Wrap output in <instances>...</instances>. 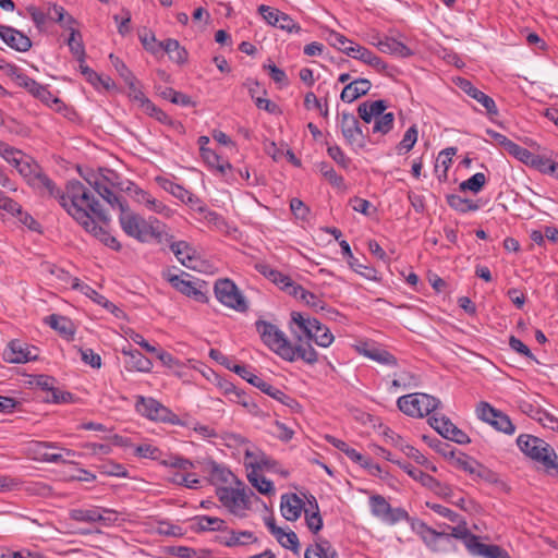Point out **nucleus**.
Here are the masks:
<instances>
[{"label":"nucleus","instance_id":"obj_51","mask_svg":"<svg viewBox=\"0 0 558 558\" xmlns=\"http://www.w3.org/2000/svg\"><path fill=\"white\" fill-rule=\"evenodd\" d=\"M93 179L104 180L105 183H107L108 185H110L114 189H118L121 191L125 190V187H123V185H122V182H120L119 174L113 170L99 169V172L97 174L93 175Z\"/></svg>","mask_w":558,"mask_h":558},{"label":"nucleus","instance_id":"obj_36","mask_svg":"<svg viewBox=\"0 0 558 558\" xmlns=\"http://www.w3.org/2000/svg\"><path fill=\"white\" fill-rule=\"evenodd\" d=\"M142 109L146 114L155 118L157 121H159L162 124H167V125H170L175 129H183V125L180 122L174 121L163 110L156 107V105L150 100L146 101L145 106Z\"/></svg>","mask_w":558,"mask_h":558},{"label":"nucleus","instance_id":"obj_53","mask_svg":"<svg viewBox=\"0 0 558 558\" xmlns=\"http://www.w3.org/2000/svg\"><path fill=\"white\" fill-rule=\"evenodd\" d=\"M198 210L204 214V220L208 225L213 226L216 230L225 231L227 229V221L216 211L208 210L204 207H198Z\"/></svg>","mask_w":558,"mask_h":558},{"label":"nucleus","instance_id":"obj_27","mask_svg":"<svg viewBox=\"0 0 558 558\" xmlns=\"http://www.w3.org/2000/svg\"><path fill=\"white\" fill-rule=\"evenodd\" d=\"M122 354L129 356L126 368L129 371L149 373L153 368L151 361L138 350L122 349Z\"/></svg>","mask_w":558,"mask_h":558},{"label":"nucleus","instance_id":"obj_37","mask_svg":"<svg viewBox=\"0 0 558 558\" xmlns=\"http://www.w3.org/2000/svg\"><path fill=\"white\" fill-rule=\"evenodd\" d=\"M47 323L51 328L66 338H72L74 336L73 323L64 316L52 314L47 317Z\"/></svg>","mask_w":558,"mask_h":558},{"label":"nucleus","instance_id":"obj_19","mask_svg":"<svg viewBox=\"0 0 558 558\" xmlns=\"http://www.w3.org/2000/svg\"><path fill=\"white\" fill-rule=\"evenodd\" d=\"M255 269L260 275L269 279L272 283L278 286L281 290L288 292L289 294L294 287H298V283H295L288 275H284L281 271L274 269L270 265L266 263H256Z\"/></svg>","mask_w":558,"mask_h":558},{"label":"nucleus","instance_id":"obj_16","mask_svg":"<svg viewBox=\"0 0 558 558\" xmlns=\"http://www.w3.org/2000/svg\"><path fill=\"white\" fill-rule=\"evenodd\" d=\"M170 250L177 259L186 268L196 270L202 263L201 256L197 251L186 241H173V238L168 241Z\"/></svg>","mask_w":558,"mask_h":558},{"label":"nucleus","instance_id":"obj_14","mask_svg":"<svg viewBox=\"0 0 558 558\" xmlns=\"http://www.w3.org/2000/svg\"><path fill=\"white\" fill-rule=\"evenodd\" d=\"M2 357L8 363L21 364L38 359V349L14 339L3 350Z\"/></svg>","mask_w":558,"mask_h":558},{"label":"nucleus","instance_id":"obj_34","mask_svg":"<svg viewBox=\"0 0 558 558\" xmlns=\"http://www.w3.org/2000/svg\"><path fill=\"white\" fill-rule=\"evenodd\" d=\"M158 47H162L169 58L178 64H184L187 61L189 53L177 39L169 38L158 44Z\"/></svg>","mask_w":558,"mask_h":558},{"label":"nucleus","instance_id":"obj_31","mask_svg":"<svg viewBox=\"0 0 558 558\" xmlns=\"http://www.w3.org/2000/svg\"><path fill=\"white\" fill-rule=\"evenodd\" d=\"M35 450L37 452H40L43 456V460L47 462H53V463H65L68 461L66 458H72L76 453L73 450L70 449H62L63 453H49V452H41L43 449H50V448H57V445L54 442H48V441H36L34 444Z\"/></svg>","mask_w":558,"mask_h":558},{"label":"nucleus","instance_id":"obj_48","mask_svg":"<svg viewBox=\"0 0 558 558\" xmlns=\"http://www.w3.org/2000/svg\"><path fill=\"white\" fill-rule=\"evenodd\" d=\"M161 97L171 101L172 104L180 105L183 107L192 106L193 101L190 96L181 92H177L171 87H166L161 93Z\"/></svg>","mask_w":558,"mask_h":558},{"label":"nucleus","instance_id":"obj_24","mask_svg":"<svg viewBox=\"0 0 558 558\" xmlns=\"http://www.w3.org/2000/svg\"><path fill=\"white\" fill-rule=\"evenodd\" d=\"M252 385L254 387L258 388L264 393H266L269 397L274 398L275 400L281 402L282 404H286V405H288L290 408H292L294 404L298 405V402L293 398H291L288 395H286L282 390L274 387L272 385H270L269 383H267L266 380H264L259 376L258 377H253Z\"/></svg>","mask_w":558,"mask_h":558},{"label":"nucleus","instance_id":"obj_56","mask_svg":"<svg viewBox=\"0 0 558 558\" xmlns=\"http://www.w3.org/2000/svg\"><path fill=\"white\" fill-rule=\"evenodd\" d=\"M417 133L418 132L416 125H412L407 130V132L403 135V138L397 146L399 154L402 150H404V153H408L413 148L417 141Z\"/></svg>","mask_w":558,"mask_h":558},{"label":"nucleus","instance_id":"obj_17","mask_svg":"<svg viewBox=\"0 0 558 558\" xmlns=\"http://www.w3.org/2000/svg\"><path fill=\"white\" fill-rule=\"evenodd\" d=\"M356 351L379 364L387 366H397L398 361L395 355L388 352L386 349L377 345L375 342L363 341L356 345Z\"/></svg>","mask_w":558,"mask_h":558},{"label":"nucleus","instance_id":"obj_23","mask_svg":"<svg viewBox=\"0 0 558 558\" xmlns=\"http://www.w3.org/2000/svg\"><path fill=\"white\" fill-rule=\"evenodd\" d=\"M267 464L268 460L265 458H262L255 463L251 462L253 470L247 474V480L250 483L262 494H270L275 492L272 482L267 480L264 475L259 474L256 470L260 469L262 465Z\"/></svg>","mask_w":558,"mask_h":558},{"label":"nucleus","instance_id":"obj_30","mask_svg":"<svg viewBox=\"0 0 558 558\" xmlns=\"http://www.w3.org/2000/svg\"><path fill=\"white\" fill-rule=\"evenodd\" d=\"M375 45L381 52L390 53L397 57L407 58L413 54V51L407 45L398 41L392 37H386Z\"/></svg>","mask_w":558,"mask_h":558},{"label":"nucleus","instance_id":"obj_26","mask_svg":"<svg viewBox=\"0 0 558 558\" xmlns=\"http://www.w3.org/2000/svg\"><path fill=\"white\" fill-rule=\"evenodd\" d=\"M303 501L295 494H287L281 497V513L288 521H295L302 512Z\"/></svg>","mask_w":558,"mask_h":558},{"label":"nucleus","instance_id":"obj_21","mask_svg":"<svg viewBox=\"0 0 558 558\" xmlns=\"http://www.w3.org/2000/svg\"><path fill=\"white\" fill-rule=\"evenodd\" d=\"M87 182L112 208H119L120 210L128 204L126 201L117 195L112 191L113 187L105 183L104 180L88 179Z\"/></svg>","mask_w":558,"mask_h":558},{"label":"nucleus","instance_id":"obj_9","mask_svg":"<svg viewBox=\"0 0 558 558\" xmlns=\"http://www.w3.org/2000/svg\"><path fill=\"white\" fill-rule=\"evenodd\" d=\"M458 525L457 526H449L446 525V529L449 530V532L441 531L438 532L432 527H428L425 523L421 524V527L423 529V535L422 538L424 543L429 546L433 549H436L437 541L441 537H453L457 539H462L466 546V548L470 550L472 548V542L471 538H477L476 535L471 534L469 529L466 527V523L461 518L458 519Z\"/></svg>","mask_w":558,"mask_h":558},{"label":"nucleus","instance_id":"obj_41","mask_svg":"<svg viewBox=\"0 0 558 558\" xmlns=\"http://www.w3.org/2000/svg\"><path fill=\"white\" fill-rule=\"evenodd\" d=\"M202 158L210 168L217 169L221 174H225L227 170L232 169L229 161L222 159L211 149H203Z\"/></svg>","mask_w":558,"mask_h":558},{"label":"nucleus","instance_id":"obj_33","mask_svg":"<svg viewBox=\"0 0 558 558\" xmlns=\"http://www.w3.org/2000/svg\"><path fill=\"white\" fill-rule=\"evenodd\" d=\"M32 95L57 112H62L66 109L65 104L60 98L53 96L45 85L38 83Z\"/></svg>","mask_w":558,"mask_h":558},{"label":"nucleus","instance_id":"obj_13","mask_svg":"<svg viewBox=\"0 0 558 558\" xmlns=\"http://www.w3.org/2000/svg\"><path fill=\"white\" fill-rule=\"evenodd\" d=\"M476 413L478 418L490 424L499 432L512 435L515 430V427L512 424L509 416L502 413L501 411L493 408L487 402H480L476 408Z\"/></svg>","mask_w":558,"mask_h":558},{"label":"nucleus","instance_id":"obj_39","mask_svg":"<svg viewBox=\"0 0 558 558\" xmlns=\"http://www.w3.org/2000/svg\"><path fill=\"white\" fill-rule=\"evenodd\" d=\"M70 518L77 522L95 523L100 521V507H90L87 509H73L70 511Z\"/></svg>","mask_w":558,"mask_h":558},{"label":"nucleus","instance_id":"obj_28","mask_svg":"<svg viewBox=\"0 0 558 558\" xmlns=\"http://www.w3.org/2000/svg\"><path fill=\"white\" fill-rule=\"evenodd\" d=\"M506 151L525 165L541 167V165L549 163L548 160L544 161L539 156L534 155L529 149L512 141L508 145Z\"/></svg>","mask_w":558,"mask_h":558},{"label":"nucleus","instance_id":"obj_61","mask_svg":"<svg viewBox=\"0 0 558 558\" xmlns=\"http://www.w3.org/2000/svg\"><path fill=\"white\" fill-rule=\"evenodd\" d=\"M320 173L335 186H341L343 184V178L339 175L335 169L327 162L319 163Z\"/></svg>","mask_w":558,"mask_h":558},{"label":"nucleus","instance_id":"obj_43","mask_svg":"<svg viewBox=\"0 0 558 558\" xmlns=\"http://www.w3.org/2000/svg\"><path fill=\"white\" fill-rule=\"evenodd\" d=\"M447 203L452 209L462 214L475 211L478 209V205L476 203L471 199L463 198L457 194L448 195Z\"/></svg>","mask_w":558,"mask_h":558},{"label":"nucleus","instance_id":"obj_6","mask_svg":"<svg viewBox=\"0 0 558 558\" xmlns=\"http://www.w3.org/2000/svg\"><path fill=\"white\" fill-rule=\"evenodd\" d=\"M291 320L307 339L313 340L317 345L328 348L333 342L335 338L330 329L318 319L304 316L300 312H292Z\"/></svg>","mask_w":558,"mask_h":558},{"label":"nucleus","instance_id":"obj_25","mask_svg":"<svg viewBox=\"0 0 558 558\" xmlns=\"http://www.w3.org/2000/svg\"><path fill=\"white\" fill-rule=\"evenodd\" d=\"M372 87V84L366 78H356L344 86L341 92L340 98L342 101L352 102L359 97L366 95Z\"/></svg>","mask_w":558,"mask_h":558},{"label":"nucleus","instance_id":"obj_62","mask_svg":"<svg viewBox=\"0 0 558 558\" xmlns=\"http://www.w3.org/2000/svg\"><path fill=\"white\" fill-rule=\"evenodd\" d=\"M175 198L180 199L182 203H185L190 205L191 207H194L197 205L201 201L199 198L191 193L189 190L183 187L182 185H178L177 189H174V192L172 194Z\"/></svg>","mask_w":558,"mask_h":558},{"label":"nucleus","instance_id":"obj_46","mask_svg":"<svg viewBox=\"0 0 558 558\" xmlns=\"http://www.w3.org/2000/svg\"><path fill=\"white\" fill-rule=\"evenodd\" d=\"M397 464L405 471L411 477L421 482L425 486H432V483L435 482V478L430 475L424 473L422 470L414 468L410 463L398 461Z\"/></svg>","mask_w":558,"mask_h":558},{"label":"nucleus","instance_id":"obj_11","mask_svg":"<svg viewBox=\"0 0 558 558\" xmlns=\"http://www.w3.org/2000/svg\"><path fill=\"white\" fill-rule=\"evenodd\" d=\"M215 295L223 305L244 313L248 310L247 302L235 283L230 279H219L214 287Z\"/></svg>","mask_w":558,"mask_h":558},{"label":"nucleus","instance_id":"obj_18","mask_svg":"<svg viewBox=\"0 0 558 558\" xmlns=\"http://www.w3.org/2000/svg\"><path fill=\"white\" fill-rule=\"evenodd\" d=\"M457 85L461 90L480 102L486 109V112L490 119L498 116V109L495 100L490 96L476 88L469 80L459 77Z\"/></svg>","mask_w":558,"mask_h":558},{"label":"nucleus","instance_id":"obj_40","mask_svg":"<svg viewBox=\"0 0 558 558\" xmlns=\"http://www.w3.org/2000/svg\"><path fill=\"white\" fill-rule=\"evenodd\" d=\"M68 29L70 31V36L68 38L66 44L73 56L80 62H83L85 59V48L83 45L82 35L77 29L73 28V26Z\"/></svg>","mask_w":558,"mask_h":558},{"label":"nucleus","instance_id":"obj_22","mask_svg":"<svg viewBox=\"0 0 558 558\" xmlns=\"http://www.w3.org/2000/svg\"><path fill=\"white\" fill-rule=\"evenodd\" d=\"M340 128L343 137L350 143H355L363 136L359 121L353 113L342 112L340 116Z\"/></svg>","mask_w":558,"mask_h":558},{"label":"nucleus","instance_id":"obj_10","mask_svg":"<svg viewBox=\"0 0 558 558\" xmlns=\"http://www.w3.org/2000/svg\"><path fill=\"white\" fill-rule=\"evenodd\" d=\"M252 495H254L253 492L241 482H238V487L217 488L219 501L232 513H239L248 509L250 496Z\"/></svg>","mask_w":558,"mask_h":558},{"label":"nucleus","instance_id":"obj_64","mask_svg":"<svg viewBox=\"0 0 558 558\" xmlns=\"http://www.w3.org/2000/svg\"><path fill=\"white\" fill-rule=\"evenodd\" d=\"M328 542L323 541L320 543H316L315 545L308 547L305 550L304 558H327Z\"/></svg>","mask_w":558,"mask_h":558},{"label":"nucleus","instance_id":"obj_32","mask_svg":"<svg viewBox=\"0 0 558 558\" xmlns=\"http://www.w3.org/2000/svg\"><path fill=\"white\" fill-rule=\"evenodd\" d=\"M192 521V529L195 532L225 531L227 529L226 522L217 517L196 515Z\"/></svg>","mask_w":558,"mask_h":558},{"label":"nucleus","instance_id":"obj_52","mask_svg":"<svg viewBox=\"0 0 558 558\" xmlns=\"http://www.w3.org/2000/svg\"><path fill=\"white\" fill-rule=\"evenodd\" d=\"M109 59L111 61V64L116 69V71L119 73L121 78L124 81L126 85H132V80L135 78L132 71L125 65V63L117 56L111 53L109 56Z\"/></svg>","mask_w":558,"mask_h":558},{"label":"nucleus","instance_id":"obj_42","mask_svg":"<svg viewBox=\"0 0 558 558\" xmlns=\"http://www.w3.org/2000/svg\"><path fill=\"white\" fill-rule=\"evenodd\" d=\"M369 506L372 514L385 522L387 513L390 512V504L385 499V497L381 495L371 496Z\"/></svg>","mask_w":558,"mask_h":558},{"label":"nucleus","instance_id":"obj_15","mask_svg":"<svg viewBox=\"0 0 558 558\" xmlns=\"http://www.w3.org/2000/svg\"><path fill=\"white\" fill-rule=\"evenodd\" d=\"M258 13L271 26L281 28L289 33L301 32V26L296 22H294V20L290 15L281 12L278 9L260 4L258 7Z\"/></svg>","mask_w":558,"mask_h":558},{"label":"nucleus","instance_id":"obj_20","mask_svg":"<svg viewBox=\"0 0 558 558\" xmlns=\"http://www.w3.org/2000/svg\"><path fill=\"white\" fill-rule=\"evenodd\" d=\"M0 38L16 51L25 52L32 47V40L11 26L0 25Z\"/></svg>","mask_w":558,"mask_h":558},{"label":"nucleus","instance_id":"obj_2","mask_svg":"<svg viewBox=\"0 0 558 558\" xmlns=\"http://www.w3.org/2000/svg\"><path fill=\"white\" fill-rule=\"evenodd\" d=\"M255 326L264 344L282 359L290 362L300 359L311 365L318 361L316 350L308 342L303 343L300 335H298L300 343L293 347L276 325L259 319Z\"/></svg>","mask_w":558,"mask_h":558},{"label":"nucleus","instance_id":"obj_8","mask_svg":"<svg viewBox=\"0 0 558 558\" xmlns=\"http://www.w3.org/2000/svg\"><path fill=\"white\" fill-rule=\"evenodd\" d=\"M135 410L138 414L150 421L182 425L181 420L175 413L151 397L137 396Z\"/></svg>","mask_w":558,"mask_h":558},{"label":"nucleus","instance_id":"obj_54","mask_svg":"<svg viewBox=\"0 0 558 558\" xmlns=\"http://www.w3.org/2000/svg\"><path fill=\"white\" fill-rule=\"evenodd\" d=\"M10 74L15 76V80L17 84L21 87H24L31 95L34 92V88L38 85V82H36L34 78H31L29 76L23 74L20 69L15 65H10Z\"/></svg>","mask_w":558,"mask_h":558},{"label":"nucleus","instance_id":"obj_50","mask_svg":"<svg viewBox=\"0 0 558 558\" xmlns=\"http://www.w3.org/2000/svg\"><path fill=\"white\" fill-rule=\"evenodd\" d=\"M395 124V116L392 112L385 113L381 117H377L375 119V123L373 125V133H380L383 135L388 134Z\"/></svg>","mask_w":558,"mask_h":558},{"label":"nucleus","instance_id":"obj_59","mask_svg":"<svg viewBox=\"0 0 558 558\" xmlns=\"http://www.w3.org/2000/svg\"><path fill=\"white\" fill-rule=\"evenodd\" d=\"M125 191L130 194V196L133 198L134 202L138 203L140 205H143L146 207L148 204V201L153 196L148 192L142 190L134 183H129V185L125 187Z\"/></svg>","mask_w":558,"mask_h":558},{"label":"nucleus","instance_id":"obj_55","mask_svg":"<svg viewBox=\"0 0 558 558\" xmlns=\"http://www.w3.org/2000/svg\"><path fill=\"white\" fill-rule=\"evenodd\" d=\"M51 19L61 24L64 28H71L75 23L73 16L69 15L63 7L54 4L50 11Z\"/></svg>","mask_w":558,"mask_h":558},{"label":"nucleus","instance_id":"obj_60","mask_svg":"<svg viewBox=\"0 0 558 558\" xmlns=\"http://www.w3.org/2000/svg\"><path fill=\"white\" fill-rule=\"evenodd\" d=\"M534 420L539 422L544 427H548L553 430L558 432V418L544 410H536L535 414L532 415Z\"/></svg>","mask_w":558,"mask_h":558},{"label":"nucleus","instance_id":"obj_58","mask_svg":"<svg viewBox=\"0 0 558 558\" xmlns=\"http://www.w3.org/2000/svg\"><path fill=\"white\" fill-rule=\"evenodd\" d=\"M138 37H140V40H141L143 47L147 51L156 54L157 52L162 50V47H158V44H160L161 41H157L154 33L145 29L144 32L138 34Z\"/></svg>","mask_w":558,"mask_h":558},{"label":"nucleus","instance_id":"obj_1","mask_svg":"<svg viewBox=\"0 0 558 558\" xmlns=\"http://www.w3.org/2000/svg\"><path fill=\"white\" fill-rule=\"evenodd\" d=\"M50 197L58 199L59 204L71 215L88 233L98 239L106 246L120 251V242L102 227L98 226L92 214L100 221L107 223L110 218L102 209L94 194L80 181L72 180L66 183L65 192L57 187V193Z\"/></svg>","mask_w":558,"mask_h":558},{"label":"nucleus","instance_id":"obj_35","mask_svg":"<svg viewBox=\"0 0 558 558\" xmlns=\"http://www.w3.org/2000/svg\"><path fill=\"white\" fill-rule=\"evenodd\" d=\"M257 538L250 531H230L229 535L221 539V544L227 547L243 546L255 543Z\"/></svg>","mask_w":558,"mask_h":558},{"label":"nucleus","instance_id":"obj_5","mask_svg":"<svg viewBox=\"0 0 558 558\" xmlns=\"http://www.w3.org/2000/svg\"><path fill=\"white\" fill-rule=\"evenodd\" d=\"M517 445L524 454L541 462L547 470L558 466V456L545 440L522 434L517 438Z\"/></svg>","mask_w":558,"mask_h":558},{"label":"nucleus","instance_id":"obj_4","mask_svg":"<svg viewBox=\"0 0 558 558\" xmlns=\"http://www.w3.org/2000/svg\"><path fill=\"white\" fill-rule=\"evenodd\" d=\"M26 183L41 196H51L57 193V185L43 171L41 167L29 156L20 154L12 163Z\"/></svg>","mask_w":558,"mask_h":558},{"label":"nucleus","instance_id":"obj_57","mask_svg":"<svg viewBox=\"0 0 558 558\" xmlns=\"http://www.w3.org/2000/svg\"><path fill=\"white\" fill-rule=\"evenodd\" d=\"M15 205L17 206V210L8 211L12 216H16L19 220L26 226L32 231H38L39 230V222L35 220L28 213L23 211L22 206L15 202Z\"/></svg>","mask_w":558,"mask_h":558},{"label":"nucleus","instance_id":"obj_29","mask_svg":"<svg viewBox=\"0 0 558 558\" xmlns=\"http://www.w3.org/2000/svg\"><path fill=\"white\" fill-rule=\"evenodd\" d=\"M472 548L470 553L485 558H510L509 554L498 545H487L477 538H471Z\"/></svg>","mask_w":558,"mask_h":558},{"label":"nucleus","instance_id":"obj_45","mask_svg":"<svg viewBox=\"0 0 558 558\" xmlns=\"http://www.w3.org/2000/svg\"><path fill=\"white\" fill-rule=\"evenodd\" d=\"M209 475L214 483L227 484L235 481V476L230 470L216 462L210 464Z\"/></svg>","mask_w":558,"mask_h":558},{"label":"nucleus","instance_id":"obj_47","mask_svg":"<svg viewBox=\"0 0 558 558\" xmlns=\"http://www.w3.org/2000/svg\"><path fill=\"white\" fill-rule=\"evenodd\" d=\"M429 425L437 430L442 437L447 438L450 433L453 423L445 415H439L437 413L433 414L428 418Z\"/></svg>","mask_w":558,"mask_h":558},{"label":"nucleus","instance_id":"obj_3","mask_svg":"<svg viewBox=\"0 0 558 558\" xmlns=\"http://www.w3.org/2000/svg\"><path fill=\"white\" fill-rule=\"evenodd\" d=\"M119 223L126 235L142 243L149 242L150 240L163 243L172 239V235L165 232V226L157 219H144L138 214L130 210L128 204L120 209Z\"/></svg>","mask_w":558,"mask_h":558},{"label":"nucleus","instance_id":"obj_7","mask_svg":"<svg viewBox=\"0 0 558 558\" xmlns=\"http://www.w3.org/2000/svg\"><path fill=\"white\" fill-rule=\"evenodd\" d=\"M397 405L408 416L423 417L434 412L440 405V400L427 393L414 392L400 397Z\"/></svg>","mask_w":558,"mask_h":558},{"label":"nucleus","instance_id":"obj_44","mask_svg":"<svg viewBox=\"0 0 558 558\" xmlns=\"http://www.w3.org/2000/svg\"><path fill=\"white\" fill-rule=\"evenodd\" d=\"M327 41L333 48L342 51L347 56H349V49L353 48L355 43L347 38L344 35L336 32L329 31L327 34Z\"/></svg>","mask_w":558,"mask_h":558},{"label":"nucleus","instance_id":"obj_63","mask_svg":"<svg viewBox=\"0 0 558 558\" xmlns=\"http://www.w3.org/2000/svg\"><path fill=\"white\" fill-rule=\"evenodd\" d=\"M327 153H328L329 157L332 160H335L340 167H342L343 169L349 168L351 160L349 157L345 156V154L342 151V149L339 146H337V145L328 146Z\"/></svg>","mask_w":558,"mask_h":558},{"label":"nucleus","instance_id":"obj_49","mask_svg":"<svg viewBox=\"0 0 558 558\" xmlns=\"http://www.w3.org/2000/svg\"><path fill=\"white\" fill-rule=\"evenodd\" d=\"M486 183V177L482 172H477L473 174L470 179L460 183V191H471L473 193H478Z\"/></svg>","mask_w":558,"mask_h":558},{"label":"nucleus","instance_id":"obj_38","mask_svg":"<svg viewBox=\"0 0 558 558\" xmlns=\"http://www.w3.org/2000/svg\"><path fill=\"white\" fill-rule=\"evenodd\" d=\"M290 295H293L294 298L302 300L303 302H305L306 305H308L312 308H315V310L324 308V301L320 300L314 293L305 290L300 284H298V287H294L293 290L290 291Z\"/></svg>","mask_w":558,"mask_h":558},{"label":"nucleus","instance_id":"obj_12","mask_svg":"<svg viewBox=\"0 0 558 558\" xmlns=\"http://www.w3.org/2000/svg\"><path fill=\"white\" fill-rule=\"evenodd\" d=\"M162 277L172 286L173 289L193 299L199 303H206L208 298L206 295V282L203 280H187L182 276L172 274L170 270L163 271Z\"/></svg>","mask_w":558,"mask_h":558}]
</instances>
